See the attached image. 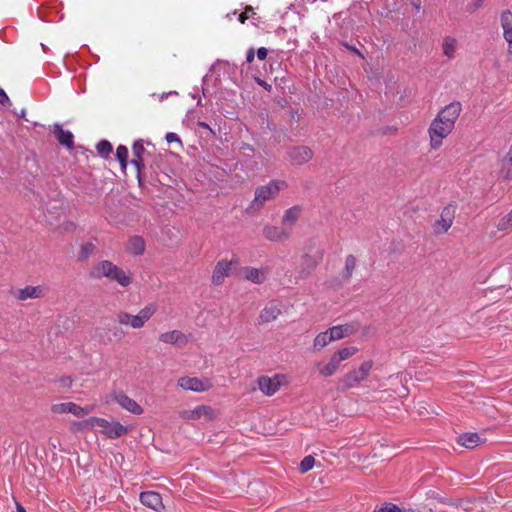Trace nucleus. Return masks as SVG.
Here are the masks:
<instances>
[{"label": "nucleus", "mask_w": 512, "mask_h": 512, "mask_svg": "<svg viewBox=\"0 0 512 512\" xmlns=\"http://www.w3.org/2000/svg\"><path fill=\"white\" fill-rule=\"evenodd\" d=\"M90 277L94 279L105 277L117 282L122 287H127L132 283V278L122 268L109 260L96 263L90 271Z\"/></svg>", "instance_id": "nucleus-1"}, {"label": "nucleus", "mask_w": 512, "mask_h": 512, "mask_svg": "<svg viewBox=\"0 0 512 512\" xmlns=\"http://www.w3.org/2000/svg\"><path fill=\"white\" fill-rule=\"evenodd\" d=\"M285 187V181L281 180H271L266 185L258 186L255 190L254 199L247 207V212L254 213L259 211L267 201L275 199L280 190Z\"/></svg>", "instance_id": "nucleus-2"}, {"label": "nucleus", "mask_w": 512, "mask_h": 512, "mask_svg": "<svg viewBox=\"0 0 512 512\" xmlns=\"http://www.w3.org/2000/svg\"><path fill=\"white\" fill-rule=\"evenodd\" d=\"M156 311L157 306L155 304H148L136 315H132L127 312H120L117 314L116 320L120 325L139 329L145 325V323L155 314Z\"/></svg>", "instance_id": "nucleus-3"}, {"label": "nucleus", "mask_w": 512, "mask_h": 512, "mask_svg": "<svg viewBox=\"0 0 512 512\" xmlns=\"http://www.w3.org/2000/svg\"><path fill=\"white\" fill-rule=\"evenodd\" d=\"M85 427H100L103 433L109 438H118L128 432V428L117 421L109 422L104 418L90 417L82 423Z\"/></svg>", "instance_id": "nucleus-4"}, {"label": "nucleus", "mask_w": 512, "mask_h": 512, "mask_svg": "<svg viewBox=\"0 0 512 512\" xmlns=\"http://www.w3.org/2000/svg\"><path fill=\"white\" fill-rule=\"evenodd\" d=\"M373 364L372 360L364 361L358 368H355L344 375L340 379L342 389L346 390L356 387L365 381L372 370Z\"/></svg>", "instance_id": "nucleus-5"}, {"label": "nucleus", "mask_w": 512, "mask_h": 512, "mask_svg": "<svg viewBox=\"0 0 512 512\" xmlns=\"http://www.w3.org/2000/svg\"><path fill=\"white\" fill-rule=\"evenodd\" d=\"M453 128L454 127L451 125L436 117L429 127L431 147L435 150L438 149L442 145V140L451 133Z\"/></svg>", "instance_id": "nucleus-6"}, {"label": "nucleus", "mask_w": 512, "mask_h": 512, "mask_svg": "<svg viewBox=\"0 0 512 512\" xmlns=\"http://www.w3.org/2000/svg\"><path fill=\"white\" fill-rule=\"evenodd\" d=\"M287 155L292 165L300 166L310 161L314 154L307 146H294L288 149Z\"/></svg>", "instance_id": "nucleus-7"}, {"label": "nucleus", "mask_w": 512, "mask_h": 512, "mask_svg": "<svg viewBox=\"0 0 512 512\" xmlns=\"http://www.w3.org/2000/svg\"><path fill=\"white\" fill-rule=\"evenodd\" d=\"M178 385L185 389V390H191L195 392H203L207 391L212 387V383L207 378H197V377H181L178 380Z\"/></svg>", "instance_id": "nucleus-8"}, {"label": "nucleus", "mask_w": 512, "mask_h": 512, "mask_svg": "<svg viewBox=\"0 0 512 512\" xmlns=\"http://www.w3.org/2000/svg\"><path fill=\"white\" fill-rule=\"evenodd\" d=\"M92 409V406L81 407L73 402L59 403L53 405L52 407V410L55 413H71L78 418H83L87 416L89 413H91Z\"/></svg>", "instance_id": "nucleus-9"}, {"label": "nucleus", "mask_w": 512, "mask_h": 512, "mask_svg": "<svg viewBox=\"0 0 512 512\" xmlns=\"http://www.w3.org/2000/svg\"><path fill=\"white\" fill-rule=\"evenodd\" d=\"M455 216V207L453 205L446 206L438 219L434 224V231L437 234H443L451 227Z\"/></svg>", "instance_id": "nucleus-10"}, {"label": "nucleus", "mask_w": 512, "mask_h": 512, "mask_svg": "<svg viewBox=\"0 0 512 512\" xmlns=\"http://www.w3.org/2000/svg\"><path fill=\"white\" fill-rule=\"evenodd\" d=\"M282 378L283 376L281 375H274L273 377L261 376L258 378L259 389L265 395L272 396L279 390L282 384Z\"/></svg>", "instance_id": "nucleus-11"}, {"label": "nucleus", "mask_w": 512, "mask_h": 512, "mask_svg": "<svg viewBox=\"0 0 512 512\" xmlns=\"http://www.w3.org/2000/svg\"><path fill=\"white\" fill-rule=\"evenodd\" d=\"M290 235V229L284 226L265 225L263 228V236L269 241L283 242L289 239Z\"/></svg>", "instance_id": "nucleus-12"}, {"label": "nucleus", "mask_w": 512, "mask_h": 512, "mask_svg": "<svg viewBox=\"0 0 512 512\" xmlns=\"http://www.w3.org/2000/svg\"><path fill=\"white\" fill-rule=\"evenodd\" d=\"M461 112L460 102H452L442 109L437 115L438 118L446 122L447 124L454 127L456 120L458 119Z\"/></svg>", "instance_id": "nucleus-13"}, {"label": "nucleus", "mask_w": 512, "mask_h": 512, "mask_svg": "<svg viewBox=\"0 0 512 512\" xmlns=\"http://www.w3.org/2000/svg\"><path fill=\"white\" fill-rule=\"evenodd\" d=\"M114 400L127 411L140 415L143 412L141 406L132 398L128 397L126 394L122 392L115 393Z\"/></svg>", "instance_id": "nucleus-14"}, {"label": "nucleus", "mask_w": 512, "mask_h": 512, "mask_svg": "<svg viewBox=\"0 0 512 512\" xmlns=\"http://www.w3.org/2000/svg\"><path fill=\"white\" fill-rule=\"evenodd\" d=\"M141 503L155 511H160L163 508L162 497L159 493L154 491L142 492L140 495Z\"/></svg>", "instance_id": "nucleus-15"}, {"label": "nucleus", "mask_w": 512, "mask_h": 512, "mask_svg": "<svg viewBox=\"0 0 512 512\" xmlns=\"http://www.w3.org/2000/svg\"><path fill=\"white\" fill-rule=\"evenodd\" d=\"M231 266V261H227L224 259L218 261L212 274V283L215 285L222 284L224 278L229 275Z\"/></svg>", "instance_id": "nucleus-16"}, {"label": "nucleus", "mask_w": 512, "mask_h": 512, "mask_svg": "<svg viewBox=\"0 0 512 512\" xmlns=\"http://www.w3.org/2000/svg\"><path fill=\"white\" fill-rule=\"evenodd\" d=\"M160 341L166 344H172L177 346H185L188 342V338L185 334L178 330L162 333L159 336Z\"/></svg>", "instance_id": "nucleus-17"}, {"label": "nucleus", "mask_w": 512, "mask_h": 512, "mask_svg": "<svg viewBox=\"0 0 512 512\" xmlns=\"http://www.w3.org/2000/svg\"><path fill=\"white\" fill-rule=\"evenodd\" d=\"M301 213H302V208L298 205L293 206L284 212L283 217H282V224L284 227H287L288 229H290V233L292 232V228L298 221Z\"/></svg>", "instance_id": "nucleus-18"}, {"label": "nucleus", "mask_w": 512, "mask_h": 512, "mask_svg": "<svg viewBox=\"0 0 512 512\" xmlns=\"http://www.w3.org/2000/svg\"><path fill=\"white\" fill-rule=\"evenodd\" d=\"M54 135L58 142L67 147L68 149H71L74 145V136L72 132L68 130H64L61 125L55 124L54 125Z\"/></svg>", "instance_id": "nucleus-19"}, {"label": "nucleus", "mask_w": 512, "mask_h": 512, "mask_svg": "<svg viewBox=\"0 0 512 512\" xmlns=\"http://www.w3.org/2000/svg\"><path fill=\"white\" fill-rule=\"evenodd\" d=\"M316 267V261L313 257L305 254L302 257L300 267L298 269V276L296 279H306Z\"/></svg>", "instance_id": "nucleus-20"}, {"label": "nucleus", "mask_w": 512, "mask_h": 512, "mask_svg": "<svg viewBox=\"0 0 512 512\" xmlns=\"http://www.w3.org/2000/svg\"><path fill=\"white\" fill-rule=\"evenodd\" d=\"M280 313L281 310L278 304L271 302L261 311L259 320L261 323H269L277 319Z\"/></svg>", "instance_id": "nucleus-21"}, {"label": "nucleus", "mask_w": 512, "mask_h": 512, "mask_svg": "<svg viewBox=\"0 0 512 512\" xmlns=\"http://www.w3.org/2000/svg\"><path fill=\"white\" fill-rule=\"evenodd\" d=\"M244 278L256 284H262L265 282L267 276L263 269L246 267L243 269Z\"/></svg>", "instance_id": "nucleus-22"}, {"label": "nucleus", "mask_w": 512, "mask_h": 512, "mask_svg": "<svg viewBox=\"0 0 512 512\" xmlns=\"http://www.w3.org/2000/svg\"><path fill=\"white\" fill-rule=\"evenodd\" d=\"M457 442L463 447L473 449L482 441L481 437L477 433H464L458 437Z\"/></svg>", "instance_id": "nucleus-23"}, {"label": "nucleus", "mask_w": 512, "mask_h": 512, "mask_svg": "<svg viewBox=\"0 0 512 512\" xmlns=\"http://www.w3.org/2000/svg\"><path fill=\"white\" fill-rule=\"evenodd\" d=\"M128 251L133 255H142L145 251V241L140 236H133L127 244Z\"/></svg>", "instance_id": "nucleus-24"}, {"label": "nucleus", "mask_w": 512, "mask_h": 512, "mask_svg": "<svg viewBox=\"0 0 512 512\" xmlns=\"http://www.w3.org/2000/svg\"><path fill=\"white\" fill-rule=\"evenodd\" d=\"M355 330L356 329L350 324L338 325L329 329L333 340H339L345 336L351 335Z\"/></svg>", "instance_id": "nucleus-25"}, {"label": "nucleus", "mask_w": 512, "mask_h": 512, "mask_svg": "<svg viewBox=\"0 0 512 512\" xmlns=\"http://www.w3.org/2000/svg\"><path fill=\"white\" fill-rule=\"evenodd\" d=\"M331 341H334L330 331H325L316 336L314 339V348L320 350L327 346Z\"/></svg>", "instance_id": "nucleus-26"}, {"label": "nucleus", "mask_w": 512, "mask_h": 512, "mask_svg": "<svg viewBox=\"0 0 512 512\" xmlns=\"http://www.w3.org/2000/svg\"><path fill=\"white\" fill-rule=\"evenodd\" d=\"M340 366V362L337 360V358L333 355L329 361L328 364L324 365L320 370V374L325 376V377H328V376H331L333 375L337 369L339 368Z\"/></svg>", "instance_id": "nucleus-27"}, {"label": "nucleus", "mask_w": 512, "mask_h": 512, "mask_svg": "<svg viewBox=\"0 0 512 512\" xmlns=\"http://www.w3.org/2000/svg\"><path fill=\"white\" fill-rule=\"evenodd\" d=\"M356 267V258L353 255H348L345 259V267L342 274L344 280H350L353 271Z\"/></svg>", "instance_id": "nucleus-28"}, {"label": "nucleus", "mask_w": 512, "mask_h": 512, "mask_svg": "<svg viewBox=\"0 0 512 512\" xmlns=\"http://www.w3.org/2000/svg\"><path fill=\"white\" fill-rule=\"evenodd\" d=\"M10 293L15 299L24 301L32 298V286H26L23 289H12Z\"/></svg>", "instance_id": "nucleus-29"}, {"label": "nucleus", "mask_w": 512, "mask_h": 512, "mask_svg": "<svg viewBox=\"0 0 512 512\" xmlns=\"http://www.w3.org/2000/svg\"><path fill=\"white\" fill-rule=\"evenodd\" d=\"M456 51V40L451 37H446L443 42V53L448 58H453Z\"/></svg>", "instance_id": "nucleus-30"}, {"label": "nucleus", "mask_w": 512, "mask_h": 512, "mask_svg": "<svg viewBox=\"0 0 512 512\" xmlns=\"http://www.w3.org/2000/svg\"><path fill=\"white\" fill-rule=\"evenodd\" d=\"M95 249V245L91 242L82 244L78 254V259L80 261H86L94 253Z\"/></svg>", "instance_id": "nucleus-31"}, {"label": "nucleus", "mask_w": 512, "mask_h": 512, "mask_svg": "<svg viewBox=\"0 0 512 512\" xmlns=\"http://www.w3.org/2000/svg\"><path fill=\"white\" fill-rule=\"evenodd\" d=\"M358 351L357 347H345L340 350H338L334 356L337 358V360L341 363L342 361L350 358Z\"/></svg>", "instance_id": "nucleus-32"}, {"label": "nucleus", "mask_w": 512, "mask_h": 512, "mask_svg": "<svg viewBox=\"0 0 512 512\" xmlns=\"http://www.w3.org/2000/svg\"><path fill=\"white\" fill-rule=\"evenodd\" d=\"M116 157L121 164L122 169L127 166L128 149L124 145H119L116 149Z\"/></svg>", "instance_id": "nucleus-33"}, {"label": "nucleus", "mask_w": 512, "mask_h": 512, "mask_svg": "<svg viewBox=\"0 0 512 512\" xmlns=\"http://www.w3.org/2000/svg\"><path fill=\"white\" fill-rule=\"evenodd\" d=\"M97 151L101 156L107 157L112 152V145L109 141L102 140L97 144Z\"/></svg>", "instance_id": "nucleus-34"}, {"label": "nucleus", "mask_w": 512, "mask_h": 512, "mask_svg": "<svg viewBox=\"0 0 512 512\" xmlns=\"http://www.w3.org/2000/svg\"><path fill=\"white\" fill-rule=\"evenodd\" d=\"M314 464H315V459L313 456L308 455V456L304 457L300 463L301 472L302 473L308 472L309 470H311L313 468Z\"/></svg>", "instance_id": "nucleus-35"}, {"label": "nucleus", "mask_w": 512, "mask_h": 512, "mask_svg": "<svg viewBox=\"0 0 512 512\" xmlns=\"http://www.w3.org/2000/svg\"><path fill=\"white\" fill-rule=\"evenodd\" d=\"M500 174H501V177L506 179V180H511L512 179V166H510L506 162V157L502 160Z\"/></svg>", "instance_id": "nucleus-36"}, {"label": "nucleus", "mask_w": 512, "mask_h": 512, "mask_svg": "<svg viewBox=\"0 0 512 512\" xmlns=\"http://www.w3.org/2000/svg\"><path fill=\"white\" fill-rule=\"evenodd\" d=\"M209 410L210 409L206 406H198L194 410L190 411L187 417L190 419H198L202 415L208 414Z\"/></svg>", "instance_id": "nucleus-37"}, {"label": "nucleus", "mask_w": 512, "mask_h": 512, "mask_svg": "<svg viewBox=\"0 0 512 512\" xmlns=\"http://www.w3.org/2000/svg\"><path fill=\"white\" fill-rule=\"evenodd\" d=\"M501 26L503 29L512 27V12L509 10L501 14Z\"/></svg>", "instance_id": "nucleus-38"}, {"label": "nucleus", "mask_w": 512, "mask_h": 512, "mask_svg": "<svg viewBox=\"0 0 512 512\" xmlns=\"http://www.w3.org/2000/svg\"><path fill=\"white\" fill-rule=\"evenodd\" d=\"M512 227V218L507 214L498 223L497 228L499 231H506Z\"/></svg>", "instance_id": "nucleus-39"}, {"label": "nucleus", "mask_w": 512, "mask_h": 512, "mask_svg": "<svg viewBox=\"0 0 512 512\" xmlns=\"http://www.w3.org/2000/svg\"><path fill=\"white\" fill-rule=\"evenodd\" d=\"M503 35L508 43V55H512V27L503 29Z\"/></svg>", "instance_id": "nucleus-40"}, {"label": "nucleus", "mask_w": 512, "mask_h": 512, "mask_svg": "<svg viewBox=\"0 0 512 512\" xmlns=\"http://www.w3.org/2000/svg\"><path fill=\"white\" fill-rule=\"evenodd\" d=\"M132 151H133V156L134 157H138V158L141 157L142 158V155L145 152L143 143L141 141H136L133 144Z\"/></svg>", "instance_id": "nucleus-41"}, {"label": "nucleus", "mask_w": 512, "mask_h": 512, "mask_svg": "<svg viewBox=\"0 0 512 512\" xmlns=\"http://www.w3.org/2000/svg\"><path fill=\"white\" fill-rule=\"evenodd\" d=\"M375 512H402V510L395 504L386 503L383 507L375 510Z\"/></svg>", "instance_id": "nucleus-42"}, {"label": "nucleus", "mask_w": 512, "mask_h": 512, "mask_svg": "<svg viewBox=\"0 0 512 512\" xmlns=\"http://www.w3.org/2000/svg\"><path fill=\"white\" fill-rule=\"evenodd\" d=\"M131 164L133 166H135L136 171H137V176L140 179L141 169L144 167L142 158L133 156V159L131 160Z\"/></svg>", "instance_id": "nucleus-43"}, {"label": "nucleus", "mask_w": 512, "mask_h": 512, "mask_svg": "<svg viewBox=\"0 0 512 512\" xmlns=\"http://www.w3.org/2000/svg\"><path fill=\"white\" fill-rule=\"evenodd\" d=\"M48 288L45 286L34 287V298L43 297L46 295Z\"/></svg>", "instance_id": "nucleus-44"}, {"label": "nucleus", "mask_w": 512, "mask_h": 512, "mask_svg": "<svg viewBox=\"0 0 512 512\" xmlns=\"http://www.w3.org/2000/svg\"><path fill=\"white\" fill-rule=\"evenodd\" d=\"M8 103H10L9 97L7 96L6 92L2 88H0V104L5 105Z\"/></svg>", "instance_id": "nucleus-45"}, {"label": "nucleus", "mask_w": 512, "mask_h": 512, "mask_svg": "<svg viewBox=\"0 0 512 512\" xmlns=\"http://www.w3.org/2000/svg\"><path fill=\"white\" fill-rule=\"evenodd\" d=\"M166 140L168 143L180 142L178 135L172 132L166 134Z\"/></svg>", "instance_id": "nucleus-46"}, {"label": "nucleus", "mask_w": 512, "mask_h": 512, "mask_svg": "<svg viewBox=\"0 0 512 512\" xmlns=\"http://www.w3.org/2000/svg\"><path fill=\"white\" fill-rule=\"evenodd\" d=\"M59 382L61 384L62 387H65V388H68L71 386L72 384V380L70 377L68 376H65V377H62L59 379Z\"/></svg>", "instance_id": "nucleus-47"}, {"label": "nucleus", "mask_w": 512, "mask_h": 512, "mask_svg": "<svg viewBox=\"0 0 512 512\" xmlns=\"http://www.w3.org/2000/svg\"><path fill=\"white\" fill-rule=\"evenodd\" d=\"M267 54H268V51L264 47L259 48L258 51H257V57H258L259 60L266 59Z\"/></svg>", "instance_id": "nucleus-48"}, {"label": "nucleus", "mask_w": 512, "mask_h": 512, "mask_svg": "<svg viewBox=\"0 0 512 512\" xmlns=\"http://www.w3.org/2000/svg\"><path fill=\"white\" fill-rule=\"evenodd\" d=\"M254 57H255L254 49H253V48H250V49L247 51V54H246V61H247L248 63H251V62L254 60Z\"/></svg>", "instance_id": "nucleus-49"}, {"label": "nucleus", "mask_w": 512, "mask_h": 512, "mask_svg": "<svg viewBox=\"0 0 512 512\" xmlns=\"http://www.w3.org/2000/svg\"><path fill=\"white\" fill-rule=\"evenodd\" d=\"M506 162L512 166V143H511V146H510V149L507 153V156H506Z\"/></svg>", "instance_id": "nucleus-50"}, {"label": "nucleus", "mask_w": 512, "mask_h": 512, "mask_svg": "<svg viewBox=\"0 0 512 512\" xmlns=\"http://www.w3.org/2000/svg\"><path fill=\"white\" fill-rule=\"evenodd\" d=\"M484 0H475L472 10L475 11L482 6Z\"/></svg>", "instance_id": "nucleus-51"}, {"label": "nucleus", "mask_w": 512, "mask_h": 512, "mask_svg": "<svg viewBox=\"0 0 512 512\" xmlns=\"http://www.w3.org/2000/svg\"><path fill=\"white\" fill-rule=\"evenodd\" d=\"M247 18H248V16H247L246 12H244V13H242V14L239 16V21H240L241 23H244V22H245V20H246Z\"/></svg>", "instance_id": "nucleus-52"}, {"label": "nucleus", "mask_w": 512, "mask_h": 512, "mask_svg": "<svg viewBox=\"0 0 512 512\" xmlns=\"http://www.w3.org/2000/svg\"><path fill=\"white\" fill-rule=\"evenodd\" d=\"M16 507H17V512H27L25 510V508L19 503L16 504Z\"/></svg>", "instance_id": "nucleus-53"}, {"label": "nucleus", "mask_w": 512, "mask_h": 512, "mask_svg": "<svg viewBox=\"0 0 512 512\" xmlns=\"http://www.w3.org/2000/svg\"><path fill=\"white\" fill-rule=\"evenodd\" d=\"M413 6H414L417 10H420V8H421V1H420V0H417V1L413 2Z\"/></svg>", "instance_id": "nucleus-54"}, {"label": "nucleus", "mask_w": 512, "mask_h": 512, "mask_svg": "<svg viewBox=\"0 0 512 512\" xmlns=\"http://www.w3.org/2000/svg\"><path fill=\"white\" fill-rule=\"evenodd\" d=\"M82 423H83V422L76 423V424H75L76 428H78V429H84V428H86Z\"/></svg>", "instance_id": "nucleus-55"}, {"label": "nucleus", "mask_w": 512, "mask_h": 512, "mask_svg": "<svg viewBox=\"0 0 512 512\" xmlns=\"http://www.w3.org/2000/svg\"><path fill=\"white\" fill-rule=\"evenodd\" d=\"M260 84L266 89L271 88V86L266 84L265 82H260Z\"/></svg>", "instance_id": "nucleus-56"}, {"label": "nucleus", "mask_w": 512, "mask_h": 512, "mask_svg": "<svg viewBox=\"0 0 512 512\" xmlns=\"http://www.w3.org/2000/svg\"><path fill=\"white\" fill-rule=\"evenodd\" d=\"M251 11H252V7H247L246 10H245L246 14L250 13Z\"/></svg>", "instance_id": "nucleus-57"}, {"label": "nucleus", "mask_w": 512, "mask_h": 512, "mask_svg": "<svg viewBox=\"0 0 512 512\" xmlns=\"http://www.w3.org/2000/svg\"><path fill=\"white\" fill-rule=\"evenodd\" d=\"M114 336L117 337L118 340L121 339V334H118V333H114Z\"/></svg>", "instance_id": "nucleus-58"}, {"label": "nucleus", "mask_w": 512, "mask_h": 512, "mask_svg": "<svg viewBox=\"0 0 512 512\" xmlns=\"http://www.w3.org/2000/svg\"><path fill=\"white\" fill-rule=\"evenodd\" d=\"M352 51H354L357 54H360L359 51L356 48H351Z\"/></svg>", "instance_id": "nucleus-59"}, {"label": "nucleus", "mask_w": 512, "mask_h": 512, "mask_svg": "<svg viewBox=\"0 0 512 512\" xmlns=\"http://www.w3.org/2000/svg\"><path fill=\"white\" fill-rule=\"evenodd\" d=\"M72 227H74V224H73V223H70V224H69V227H68L67 229L72 228Z\"/></svg>", "instance_id": "nucleus-60"}]
</instances>
